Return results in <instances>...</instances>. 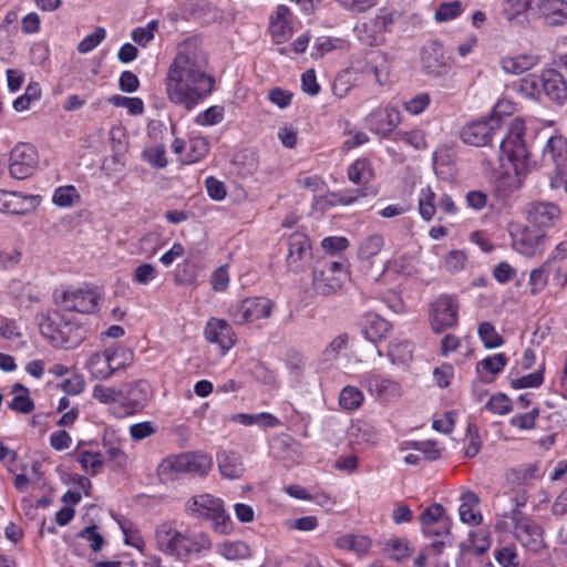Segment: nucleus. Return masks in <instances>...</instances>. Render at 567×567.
Listing matches in <instances>:
<instances>
[{"label":"nucleus","mask_w":567,"mask_h":567,"mask_svg":"<svg viewBox=\"0 0 567 567\" xmlns=\"http://www.w3.org/2000/svg\"><path fill=\"white\" fill-rule=\"evenodd\" d=\"M495 558L502 567H518L519 560L514 548L504 547L496 551Z\"/></svg>","instance_id":"774afa93"},{"label":"nucleus","mask_w":567,"mask_h":567,"mask_svg":"<svg viewBox=\"0 0 567 567\" xmlns=\"http://www.w3.org/2000/svg\"><path fill=\"white\" fill-rule=\"evenodd\" d=\"M431 103L429 93H420L404 102V109L412 115L421 114Z\"/></svg>","instance_id":"e2e57ef3"},{"label":"nucleus","mask_w":567,"mask_h":567,"mask_svg":"<svg viewBox=\"0 0 567 567\" xmlns=\"http://www.w3.org/2000/svg\"><path fill=\"white\" fill-rule=\"evenodd\" d=\"M215 81L207 73V58L195 40L178 44L165 80L166 94L171 102L193 110L209 95Z\"/></svg>","instance_id":"f257e3e1"},{"label":"nucleus","mask_w":567,"mask_h":567,"mask_svg":"<svg viewBox=\"0 0 567 567\" xmlns=\"http://www.w3.org/2000/svg\"><path fill=\"white\" fill-rule=\"evenodd\" d=\"M514 535L527 548L538 550L544 545L543 528L527 516L515 513Z\"/></svg>","instance_id":"4468645a"},{"label":"nucleus","mask_w":567,"mask_h":567,"mask_svg":"<svg viewBox=\"0 0 567 567\" xmlns=\"http://www.w3.org/2000/svg\"><path fill=\"white\" fill-rule=\"evenodd\" d=\"M444 508L441 504H433L425 508L420 516L422 528L431 525L444 523Z\"/></svg>","instance_id":"13d9d810"},{"label":"nucleus","mask_w":567,"mask_h":567,"mask_svg":"<svg viewBox=\"0 0 567 567\" xmlns=\"http://www.w3.org/2000/svg\"><path fill=\"white\" fill-rule=\"evenodd\" d=\"M388 357L392 364L408 365L412 360L411 344L398 339L392 340L389 344Z\"/></svg>","instance_id":"4c0bfd02"},{"label":"nucleus","mask_w":567,"mask_h":567,"mask_svg":"<svg viewBox=\"0 0 567 567\" xmlns=\"http://www.w3.org/2000/svg\"><path fill=\"white\" fill-rule=\"evenodd\" d=\"M502 118L493 114L487 120L472 122L464 126L461 131V137L468 145L485 146L492 143L495 137L502 136Z\"/></svg>","instance_id":"6e6552de"},{"label":"nucleus","mask_w":567,"mask_h":567,"mask_svg":"<svg viewBox=\"0 0 567 567\" xmlns=\"http://www.w3.org/2000/svg\"><path fill=\"white\" fill-rule=\"evenodd\" d=\"M373 169L365 158H359L348 168V177L355 184H367L373 178Z\"/></svg>","instance_id":"58836bf2"},{"label":"nucleus","mask_w":567,"mask_h":567,"mask_svg":"<svg viewBox=\"0 0 567 567\" xmlns=\"http://www.w3.org/2000/svg\"><path fill=\"white\" fill-rule=\"evenodd\" d=\"M422 68L432 78H443L451 71L449 58L440 43H431L422 51Z\"/></svg>","instance_id":"2eb2a0df"},{"label":"nucleus","mask_w":567,"mask_h":567,"mask_svg":"<svg viewBox=\"0 0 567 567\" xmlns=\"http://www.w3.org/2000/svg\"><path fill=\"white\" fill-rule=\"evenodd\" d=\"M275 302L268 298L255 297L243 300L229 311L235 324L252 323L270 318Z\"/></svg>","instance_id":"9d476101"},{"label":"nucleus","mask_w":567,"mask_h":567,"mask_svg":"<svg viewBox=\"0 0 567 567\" xmlns=\"http://www.w3.org/2000/svg\"><path fill=\"white\" fill-rule=\"evenodd\" d=\"M543 72L540 74H528L520 79L518 83V92L528 99L539 100L543 95Z\"/></svg>","instance_id":"e433bc0d"},{"label":"nucleus","mask_w":567,"mask_h":567,"mask_svg":"<svg viewBox=\"0 0 567 567\" xmlns=\"http://www.w3.org/2000/svg\"><path fill=\"white\" fill-rule=\"evenodd\" d=\"M491 546V540L484 530L473 532L470 534L467 542L461 544L463 553L470 551L475 555L484 554Z\"/></svg>","instance_id":"ea45409f"},{"label":"nucleus","mask_w":567,"mask_h":567,"mask_svg":"<svg viewBox=\"0 0 567 567\" xmlns=\"http://www.w3.org/2000/svg\"><path fill=\"white\" fill-rule=\"evenodd\" d=\"M158 276L157 269L151 264H141L134 269L133 281L137 285H148Z\"/></svg>","instance_id":"6e6d98bb"},{"label":"nucleus","mask_w":567,"mask_h":567,"mask_svg":"<svg viewBox=\"0 0 567 567\" xmlns=\"http://www.w3.org/2000/svg\"><path fill=\"white\" fill-rule=\"evenodd\" d=\"M187 148L189 150L188 161L197 162L208 153L209 144L204 137H195L188 142Z\"/></svg>","instance_id":"052dcab7"},{"label":"nucleus","mask_w":567,"mask_h":567,"mask_svg":"<svg viewBox=\"0 0 567 567\" xmlns=\"http://www.w3.org/2000/svg\"><path fill=\"white\" fill-rule=\"evenodd\" d=\"M524 130V122L520 118H514L508 133L501 138L499 143L501 159H506L515 173L513 178L509 177L508 186L512 189L520 187L524 176L529 169V152L523 138Z\"/></svg>","instance_id":"f03ea898"},{"label":"nucleus","mask_w":567,"mask_h":567,"mask_svg":"<svg viewBox=\"0 0 567 567\" xmlns=\"http://www.w3.org/2000/svg\"><path fill=\"white\" fill-rule=\"evenodd\" d=\"M371 545V539L364 535L344 534L336 539V546L338 548L353 551L360 556L367 554Z\"/></svg>","instance_id":"2f4dec72"},{"label":"nucleus","mask_w":567,"mask_h":567,"mask_svg":"<svg viewBox=\"0 0 567 567\" xmlns=\"http://www.w3.org/2000/svg\"><path fill=\"white\" fill-rule=\"evenodd\" d=\"M106 352L111 359L110 363H112V365H116L113 367V373L125 368L133 359V352L125 348L106 349Z\"/></svg>","instance_id":"4d7b16f0"},{"label":"nucleus","mask_w":567,"mask_h":567,"mask_svg":"<svg viewBox=\"0 0 567 567\" xmlns=\"http://www.w3.org/2000/svg\"><path fill=\"white\" fill-rule=\"evenodd\" d=\"M224 118V107L214 105L197 114L195 122L202 126H212L220 123Z\"/></svg>","instance_id":"8fccbe9b"},{"label":"nucleus","mask_w":567,"mask_h":567,"mask_svg":"<svg viewBox=\"0 0 567 567\" xmlns=\"http://www.w3.org/2000/svg\"><path fill=\"white\" fill-rule=\"evenodd\" d=\"M506 363V357L503 353H497L481 360L477 363V371H487L492 374H497L505 368Z\"/></svg>","instance_id":"3c124183"},{"label":"nucleus","mask_w":567,"mask_h":567,"mask_svg":"<svg viewBox=\"0 0 567 567\" xmlns=\"http://www.w3.org/2000/svg\"><path fill=\"white\" fill-rule=\"evenodd\" d=\"M348 437L353 445H374L378 441V431L371 424L357 421L348 429Z\"/></svg>","instance_id":"7c9ffc66"},{"label":"nucleus","mask_w":567,"mask_h":567,"mask_svg":"<svg viewBox=\"0 0 567 567\" xmlns=\"http://www.w3.org/2000/svg\"><path fill=\"white\" fill-rule=\"evenodd\" d=\"M352 68L362 74H373L375 82L380 85L385 84L389 80L390 64L386 55L382 52H371L363 64L355 62Z\"/></svg>","instance_id":"aec40b11"},{"label":"nucleus","mask_w":567,"mask_h":567,"mask_svg":"<svg viewBox=\"0 0 567 567\" xmlns=\"http://www.w3.org/2000/svg\"><path fill=\"white\" fill-rule=\"evenodd\" d=\"M213 466L212 457L204 453H184L168 456L163 460L158 467V475L165 480L174 478L179 474H193L205 476Z\"/></svg>","instance_id":"423d86ee"},{"label":"nucleus","mask_w":567,"mask_h":567,"mask_svg":"<svg viewBox=\"0 0 567 567\" xmlns=\"http://www.w3.org/2000/svg\"><path fill=\"white\" fill-rule=\"evenodd\" d=\"M158 548L168 555L181 559L187 558L193 553L208 549L212 546L209 537L205 534L192 539L175 529L169 523L161 524L155 533Z\"/></svg>","instance_id":"7ed1b4c3"},{"label":"nucleus","mask_w":567,"mask_h":567,"mask_svg":"<svg viewBox=\"0 0 567 567\" xmlns=\"http://www.w3.org/2000/svg\"><path fill=\"white\" fill-rule=\"evenodd\" d=\"M543 94L556 103H564L567 99V84L563 75L554 69H547L543 71Z\"/></svg>","instance_id":"b1692460"},{"label":"nucleus","mask_w":567,"mask_h":567,"mask_svg":"<svg viewBox=\"0 0 567 567\" xmlns=\"http://www.w3.org/2000/svg\"><path fill=\"white\" fill-rule=\"evenodd\" d=\"M544 381L543 369H539L533 373L527 375L516 378L512 380V385L515 389H525V388H537Z\"/></svg>","instance_id":"69168bd1"},{"label":"nucleus","mask_w":567,"mask_h":567,"mask_svg":"<svg viewBox=\"0 0 567 567\" xmlns=\"http://www.w3.org/2000/svg\"><path fill=\"white\" fill-rule=\"evenodd\" d=\"M204 332L207 341L217 343L223 353H226L236 343V334L224 319L209 320Z\"/></svg>","instance_id":"6ab92c4d"},{"label":"nucleus","mask_w":567,"mask_h":567,"mask_svg":"<svg viewBox=\"0 0 567 567\" xmlns=\"http://www.w3.org/2000/svg\"><path fill=\"white\" fill-rule=\"evenodd\" d=\"M217 463L220 474L229 480H237L241 477L245 472L241 456L234 451H223L218 453Z\"/></svg>","instance_id":"a878e982"},{"label":"nucleus","mask_w":567,"mask_h":567,"mask_svg":"<svg viewBox=\"0 0 567 567\" xmlns=\"http://www.w3.org/2000/svg\"><path fill=\"white\" fill-rule=\"evenodd\" d=\"M478 503L480 498L474 492L466 491L462 493L458 514L463 523L473 526H477L482 523V514L478 511H475Z\"/></svg>","instance_id":"c756f323"},{"label":"nucleus","mask_w":567,"mask_h":567,"mask_svg":"<svg viewBox=\"0 0 567 567\" xmlns=\"http://www.w3.org/2000/svg\"><path fill=\"white\" fill-rule=\"evenodd\" d=\"M436 195L431 187L423 188L419 196V212L424 220H431L436 212Z\"/></svg>","instance_id":"79ce46f5"},{"label":"nucleus","mask_w":567,"mask_h":567,"mask_svg":"<svg viewBox=\"0 0 567 567\" xmlns=\"http://www.w3.org/2000/svg\"><path fill=\"white\" fill-rule=\"evenodd\" d=\"M457 311L458 305L452 297L437 298L431 305L430 310L432 330L440 333L444 329L453 327L457 321Z\"/></svg>","instance_id":"ddd939ff"},{"label":"nucleus","mask_w":567,"mask_h":567,"mask_svg":"<svg viewBox=\"0 0 567 567\" xmlns=\"http://www.w3.org/2000/svg\"><path fill=\"white\" fill-rule=\"evenodd\" d=\"M93 398L101 403H112L124 398V390L123 388L114 389L111 386L95 385L93 388Z\"/></svg>","instance_id":"864d4df0"},{"label":"nucleus","mask_w":567,"mask_h":567,"mask_svg":"<svg viewBox=\"0 0 567 567\" xmlns=\"http://www.w3.org/2000/svg\"><path fill=\"white\" fill-rule=\"evenodd\" d=\"M79 462L83 470L91 471V474H96L103 465L102 455L93 452H82Z\"/></svg>","instance_id":"338daca9"},{"label":"nucleus","mask_w":567,"mask_h":567,"mask_svg":"<svg viewBox=\"0 0 567 567\" xmlns=\"http://www.w3.org/2000/svg\"><path fill=\"white\" fill-rule=\"evenodd\" d=\"M384 551L391 559L401 561L410 555L409 543L406 539L392 537L385 542Z\"/></svg>","instance_id":"37998d69"},{"label":"nucleus","mask_w":567,"mask_h":567,"mask_svg":"<svg viewBox=\"0 0 567 567\" xmlns=\"http://www.w3.org/2000/svg\"><path fill=\"white\" fill-rule=\"evenodd\" d=\"M363 400V393L358 388L351 385L343 388L339 396L340 405L349 411L360 408Z\"/></svg>","instance_id":"c03bdc74"},{"label":"nucleus","mask_w":567,"mask_h":567,"mask_svg":"<svg viewBox=\"0 0 567 567\" xmlns=\"http://www.w3.org/2000/svg\"><path fill=\"white\" fill-rule=\"evenodd\" d=\"M422 530H423V534L429 538H433V537L439 538L437 540H434L431 544V547L434 549V551L436 554H440L445 544L443 538L449 535L447 523L444 522L441 524L426 526V527H423Z\"/></svg>","instance_id":"de8ad7c7"},{"label":"nucleus","mask_w":567,"mask_h":567,"mask_svg":"<svg viewBox=\"0 0 567 567\" xmlns=\"http://www.w3.org/2000/svg\"><path fill=\"white\" fill-rule=\"evenodd\" d=\"M185 508L192 517L209 520L213 529L220 535H228L233 530V522L219 497L207 493L195 495Z\"/></svg>","instance_id":"20e7f679"},{"label":"nucleus","mask_w":567,"mask_h":567,"mask_svg":"<svg viewBox=\"0 0 567 567\" xmlns=\"http://www.w3.org/2000/svg\"><path fill=\"white\" fill-rule=\"evenodd\" d=\"M106 350L92 354L87 361V369L91 375L97 380H105L113 374V367L110 363Z\"/></svg>","instance_id":"473e14b6"},{"label":"nucleus","mask_w":567,"mask_h":567,"mask_svg":"<svg viewBox=\"0 0 567 567\" xmlns=\"http://www.w3.org/2000/svg\"><path fill=\"white\" fill-rule=\"evenodd\" d=\"M537 8L549 25H561L567 22L566 0H538Z\"/></svg>","instance_id":"393cba45"},{"label":"nucleus","mask_w":567,"mask_h":567,"mask_svg":"<svg viewBox=\"0 0 567 567\" xmlns=\"http://www.w3.org/2000/svg\"><path fill=\"white\" fill-rule=\"evenodd\" d=\"M561 217L560 208L554 203L536 202L527 208V219L538 230L554 227Z\"/></svg>","instance_id":"dca6fc26"},{"label":"nucleus","mask_w":567,"mask_h":567,"mask_svg":"<svg viewBox=\"0 0 567 567\" xmlns=\"http://www.w3.org/2000/svg\"><path fill=\"white\" fill-rule=\"evenodd\" d=\"M109 102L116 107H125L132 115H140L144 112V103L140 97H127L116 94L112 95Z\"/></svg>","instance_id":"09e8293b"},{"label":"nucleus","mask_w":567,"mask_h":567,"mask_svg":"<svg viewBox=\"0 0 567 567\" xmlns=\"http://www.w3.org/2000/svg\"><path fill=\"white\" fill-rule=\"evenodd\" d=\"M383 245V236L379 234H372L364 237L358 246L357 255L359 260L367 264L368 267H372L374 258L381 252Z\"/></svg>","instance_id":"c85d7f7f"},{"label":"nucleus","mask_w":567,"mask_h":567,"mask_svg":"<svg viewBox=\"0 0 567 567\" xmlns=\"http://www.w3.org/2000/svg\"><path fill=\"white\" fill-rule=\"evenodd\" d=\"M123 390L124 398L128 400L134 409L144 406L150 398V385L145 381L126 384Z\"/></svg>","instance_id":"f704fd0d"},{"label":"nucleus","mask_w":567,"mask_h":567,"mask_svg":"<svg viewBox=\"0 0 567 567\" xmlns=\"http://www.w3.org/2000/svg\"><path fill=\"white\" fill-rule=\"evenodd\" d=\"M539 63V56L533 53H522L507 55L501 60V68L508 74H522L536 66Z\"/></svg>","instance_id":"cd10ccee"},{"label":"nucleus","mask_w":567,"mask_h":567,"mask_svg":"<svg viewBox=\"0 0 567 567\" xmlns=\"http://www.w3.org/2000/svg\"><path fill=\"white\" fill-rule=\"evenodd\" d=\"M347 278L348 274L343 262L323 259L313 269L312 286L317 293L331 296L342 289Z\"/></svg>","instance_id":"0eeeda50"},{"label":"nucleus","mask_w":567,"mask_h":567,"mask_svg":"<svg viewBox=\"0 0 567 567\" xmlns=\"http://www.w3.org/2000/svg\"><path fill=\"white\" fill-rule=\"evenodd\" d=\"M485 408L494 414L505 415L512 411V402L505 394L497 393L489 398Z\"/></svg>","instance_id":"5fc2aeb1"},{"label":"nucleus","mask_w":567,"mask_h":567,"mask_svg":"<svg viewBox=\"0 0 567 567\" xmlns=\"http://www.w3.org/2000/svg\"><path fill=\"white\" fill-rule=\"evenodd\" d=\"M548 264H544L542 267L533 269L529 275V286L530 293L537 295L547 285L548 277L546 271V266Z\"/></svg>","instance_id":"680f3d73"},{"label":"nucleus","mask_w":567,"mask_h":567,"mask_svg":"<svg viewBox=\"0 0 567 567\" xmlns=\"http://www.w3.org/2000/svg\"><path fill=\"white\" fill-rule=\"evenodd\" d=\"M230 420L245 426L258 425L261 427H274L279 424V420L270 413L261 412L256 414L238 413L234 414Z\"/></svg>","instance_id":"c9c22d12"},{"label":"nucleus","mask_w":567,"mask_h":567,"mask_svg":"<svg viewBox=\"0 0 567 567\" xmlns=\"http://www.w3.org/2000/svg\"><path fill=\"white\" fill-rule=\"evenodd\" d=\"M363 385L379 400L384 402L396 401L402 395V386L399 382L378 374L367 375Z\"/></svg>","instance_id":"a211bd4d"},{"label":"nucleus","mask_w":567,"mask_h":567,"mask_svg":"<svg viewBox=\"0 0 567 567\" xmlns=\"http://www.w3.org/2000/svg\"><path fill=\"white\" fill-rule=\"evenodd\" d=\"M369 127L372 132L386 135L393 132L401 122L400 111L392 106L378 109L368 116Z\"/></svg>","instance_id":"412c9836"},{"label":"nucleus","mask_w":567,"mask_h":567,"mask_svg":"<svg viewBox=\"0 0 567 567\" xmlns=\"http://www.w3.org/2000/svg\"><path fill=\"white\" fill-rule=\"evenodd\" d=\"M217 553L227 560L247 559L251 556L250 547L243 540H226L217 546Z\"/></svg>","instance_id":"72a5a7b5"},{"label":"nucleus","mask_w":567,"mask_h":567,"mask_svg":"<svg viewBox=\"0 0 567 567\" xmlns=\"http://www.w3.org/2000/svg\"><path fill=\"white\" fill-rule=\"evenodd\" d=\"M543 161L553 164L558 173L567 171V138L561 135L549 137L543 148Z\"/></svg>","instance_id":"4be33fe9"},{"label":"nucleus","mask_w":567,"mask_h":567,"mask_svg":"<svg viewBox=\"0 0 567 567\" xmlns=\"http://www.w3.org/2000/svg\"><path fill=\"white\" fill-rule=\"evenodd\" d=\"M310 256V241L308 236L295 233L288 240L287 264L291 270L297 271L301 264Z\"/></svg>","instance_id":"5701e85b"},{"label":"nucleus","mask_w":567,"mask_h":567,"mask_svg":"<svg viewBox=\"0 0 567 567\" xmlns=\"http://www.w3.org/2000/svg\"><path fill=\"white\" fill-rule=\"evenodd\" d=\"M31 197L22 196L16 192L0 190V212L11 214H23L25 208L23 202Z\"/></svg>","instance_id":"a19ab883"},{"label":"nucleus","mask_w":567,"mask_h":567,"mask_svg":"<svg viewBox=\"0 0 567 567\" xmlns=\"http://www.w3.org/2000/svg\"><path fill=\"white\" fill-rule=\"evenodd\" d=\"M54 302L66 311L92 313L97 309L99 296L87 288L56 290L54 292Z\"/></svg>","instance_id":"1a4fd4ad"},{"label":"nucleus","mask_w":567,"mask_h":567,"mask_svg":"<svg viewBox=\"0 0 567 567\" xmlns=\"http://www.w3.org/2000/svg\"><path fill=\"white\" fill-rule=\"evenodd\" d=\"M143 158L157 168H163L167 165L165 147L163 145H155L144 150Z\"/></svg>","instance_id":"bf43d9fd"},{"label":"nucleus","mask_w":567,"mask_h":567,"mask_svg":"<svg viewBox=\"0 0 567 567\" xmlns=\"http://www.w3.org/2000/svg\"><path fill=\"white\" fill-rule=\"evenodd\" d=\"M80 199L76 188L72 185L60 186L54 190L52 200L59 207L69 208Z\"/></svg>","instance_id":"49530a36"},{"label":"nucleus","mask_w":567,"mask_h":567,"mask_svg":"<svg viewBox=\"0 0 567 567\" xmlns=\"http://www.w3.org/2000/svg\"><path fill=\"white\" fill-rule=\"evenodd\" d=\"M480 339L488 349H495L503 344L504 340L491 322H482L477 329Z\"/></svg>","instance_id":"a18cd8bd"},{"label":"nucleus","mask_w":567,"mask_h":567,"mask_svg":"<svg viewBox=\"0 0 567 567\" xmlns=\"http://www.w3.org/2000/svg\"><path fill=\"white\" fill-rule=\"evenodd\" d=\"M513 248L526 256H536L544 250L545 235L536 233L527 226L512 225L511 229Z\"/></svg>","instance_id":"f8f14e48"},{"label":"nucleus","mask_w":567,"mask_h":567,"mask_svg":"<svg viewBox=\"0 0 567 567\" xmlns=\"http://www.w3.org/2000/svg\"><path fill=\"white\" fill-rule=\"evenodd\" d=\"M462 11L460 1L444 2L435 12V19L440 22L449 21L456 18Z\"/></svg>","instance_id":"0e129e2a"},{"label":"nucleus","mask_w":567,"mask_h":567,"mask_svg":"<svg viewBox=\"0 0 567 567\" xmlns=\"http://www.w3.org/2000/svg\"><path fill=\"white\" fill-rule=\"evenodd\" d=\"M38 326L41 334L56 347H73L81 340L80 328L63 316L50 310L38 315Z\"/></svg>","instance_id":"39448f33"},{"label":"nucleus","mask_w":567,"mask_h":567,"mask_svg":"<svg viewBox=\"0 0 567 567\" xmlns=\"http://www.w3.org/2000/svg\"><path fill=\"white\" fill-rule=\"evenodd\" d=\"M106 37V30L102 27L95 28V30L86 35L79 44L78 51L82 54L93 51Z\"/></svg>","instance_id":"603ef678"},{"label":"nucleus","mask_w":567,"mask_h":567,"mask_svg":"<svg viewBox=\"0 0 567 567\" xmlns=\"http://www.w3.org/2000/svg\"><path fill=\"white\" fill-rule=\"evenodd\" d=\"M393 23L391 13L377 16L357 29L359 40L368 47H378L383 43V32Z\"/></svg>","instance_id":"f3484780"},{"label":"nucleus","mask_w":567,"mask_h":567,"mask_svg":"<svg viewBox=\"0 0 567 567\" xmlns=\"http://www.w3.org/2000/svg\"><path fill=\"white\" fill-rule=\"evenodd\" d=\"M391 329V324L375 312L364 316L362 332L367 340L378 342L384 339Z\"/></svg>","instance_id":"bb28decb"},{"label":"nucleus","mask_w":567,"mask_h":567,"mask_svg":"<svg viewBox=\"0 0 567 567\" xmlns=\"http://www.w3.org/2000/svg\"><path fill=\"white\" fill-rule=\"evenodd\" d=\"M38 154L33 145L19 143L13 147L9 157V173L16 179H25L38 167Z\"/></svg>","instance_id":"9b49d317"}]
</instances>
